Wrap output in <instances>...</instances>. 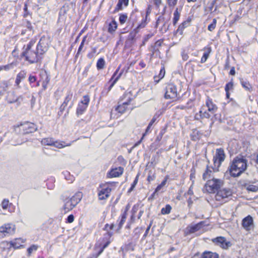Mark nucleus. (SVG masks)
Instances as JSON below:
<instances>
[{
    "mask_svg": "<svg viewBox=\"0 0 258 258\" xmlns=\"http://www.w3.org/2000/svg\"><path fill=\"white\" fill-rule=\"evenodd\" d=\"M247 167V160L243 156H237L233 160L228 170L230 175L235 177L239 176Z\"/></svg>",
    "mask_w": 258,
    "mask_h": 258,
    "instance_id": "nucleus-1",
    "label": "nucleus"
},
{
    "mask_svg": "<svg viewBox=\"0 0 258 258\" xmlns=\"http://www.w3.org/2000/svg\"><path fill=\"white\" fill-rule=\"evenodd\" d=\"M223 184V181L219 179L213 178L209 180L204 186V190L209 193H214L218 191Z\"/></svg>",
    "mask_w": 258,
    "mask_h": 258,
    "instance_id": "nucleus-2",
    "label": "nucleus"
},
{
    "mask_svg": "<svg viewBox=\"0 0 258 258\" xmlns=\"http://www.w3.org/2000/svg\"><path fill=\"white\" fill-rule=\"evenodd\" d=\"M22 55L25 57V60L31 64L37 63L42 58V55L36 50H25L22 52Z\"/></svg>",
    "mask_w": 258,
    "mask_h": 258,
    "instance_id": "nucleus-3",
    "label": "nucleus"
},
{
    "mask_svg": "<svg viewBox=\"0 0 258 258\" xmlns=\"http://www.w3.org/2000/svg\"><path fill=\"white\" fill-rule=\"evenodd\" d=\"M225 157L226 156L223 149L219 148L216 150L215 155L213 158L214 167L213 169L214 171H218V168L222 162L224 161Z\"/></svg>",
    "mask_w": 258,
    "mask_h": 258,
    "instance_id": "nucleus-4",
    "label": "nucleus"
},
{
    "mask_svg": "<svg viewBox=\"0 0 258 258\" xmlns=\"http://www.w3.org/2000/svg\"><path fill=\"white\" fill-rule=\"evenodd\" d=\"M15 230V225L12 223L4 224L0 227V239L13 235Z\"/></svg>",
    "mask_w": 258,
    "mask_h": 258,
    "instance_id": "nucleus-5",
    "label": "nucleus"
},
{
    "mask_svg": "<svg viewBox=\"0 0 258 258\" xmlns=\"http://www.w3.org/2000/svg\"><path fill=\"white\" fill-rule=\"evenodd\" d=\"M212 241L215 245L224 249H228L232 246L231 242L223 236H219L213 238L212 239Z\"/></svg>",
    "mask_w": 258,
    "mask_h": 258,
    "instance_id": "nucleus-6",
    "label": "nucleus"
},
{
    "mask_svg": "<svg viewBox=\"0 0 258 258\" xmlns=\"http://www.w3.org/2000/svg\"><path fill=\"white\" fill-rule=\"evenodd\" d=\"M49 46L48 39L43 36L40 38L36 49L39 54L42 55L48 49Z\"/></svg>",
    "mask_w": 258,
    "mask_h": 258,
    "instance_id": "nucleus-7",
    "label": "nucleus"
},
{
    "mask_svg": "<svg viewBox=\"0 0 258 258\" xmlns=\"http://www.w3.org/2000/svg\"><path fill=\"white\" fill-rule=\"evenodd\" d=\"M177 88L173 84H169L166 87L165 98L166 99H175L177 97Z\"/></svg>",
    "mask_w": 258,
    "mask_h": 258,
    "instance_id": "nucleus-8",
    "label": "nucleus"
},
{
    "mask_svg": "<svg viewBox=\"0 0 258 258\" xmlns=\"http://www.w3.org/2000/svg\"><path fill=\"white\" fill-rule=\"evenodd\" d=\"M232 191L229 188H224L219 189L215 196V199L218 201H221L225 199L232 196Z\"/></svg>",
    "mask_w": 258,
    "mask_h": 258,
    "instance_id": "nucleus-9",
    "label": "nucleus"
},
{
    "mask_svg": "<svg viewBox=\"0 0 258 258\" xmlns=\"http://www.w3.org/2000/svg\"><path fill=\"white\" fill-rule=\"evenodd\" d=\"M131 94L130 93H125L124 96V99L127 98L126 101H125L122 103L121 104H119L116 108L115 110L120 113H123L126 110L127 106L132 101V99L130 97Z\"/></svg>",
    "mask_w": 258,
    "mask_h": 258,
    "instance_id": "nucleus-10",
    "label": "nucleus"
},
{
    "mask_svg": "<svg viewBox=\"0 0 258 258\" xmlns=\"http://www.w3.org/2000/svg\"><path fill=\"white\" fill-rule=\"evenodd\" d=\"M20 129L23 134H27L36 131L37 128L35 124L31 122H26L20 125Z\"/></svg>",
    "mask_w": 258,
    "mask_h": 258,
    "instance_id": "nucleus-11",
    "label": "nucleus"
},
{
    "mask_svg": "<svg viewBox=\"0 0 258 258\" xmlns=\"http://www.w3.org/2000/svg\"><path fill=\"white\" fill-rule=\"evenodd\" d=\"M123 168L118 167L112 169L107 173V178L117 177L121 175L123 172Z\"/></svg>",
    "mask_w": 258,
    "mask_h": 258,
    "instance_id": "nucleus-12",
    "label": "nucleus"
},
{
    "mask_svg": "<svg viewBox=\"0 0 258 258\" xmlns=\"http://www.w3.org/2000/svg\"><path fill=\"white\" fill-rule=\"evenodd\" d=\"M243 227L247 231L250 230L253 227V221L251 216L250 215L245 217L242 222Z\"/></svg>",
    "mask_w": 258,
    "mask_h": 258,
    "instance_id": "nucleus-13",
    "label": "nucleus"
},
{
    "mask_svg": "<svg viewBox=\"0 0 258 258\" xmlns=\"http://www.w3.org/2000/svg\"><path fill=\"white\" fill-rule=\"evenodd\" d=\"M27 72L26 71L22 70L17 75L15 82V86H16L17 88L20 87V84L26 78L27 76Z\"/></svg>",
    "mask_w": 258,
    "mask_h": 258,
    "instance_id": "nucleus-14",
    "label": "nucleus"
},
{
    "mask_svg": "<svg viewBox=\"0 0 258 258\" xmlns=\"http://www.w3.org/2000/svg\"><path fill=\"white\" fill-rule=\"evenodd\" d=\"M120 67H119L115 72L113 74L110 81H112L111 85H110L109 87V89L110 90L111 88L114 85V84L116 83V82L119 80V79L120 78L122 74L123 71H121L118 74V72L119 70Z\"/></svg>",
    "mask_w": 258,
    "mask_h": 258,
    "instance_id": "nucleus-15",
    "label": "nucleus"
},
{
    "mask_svg": "<svg viewBox=\"0 0 258 258\" xmlns=\"http://www.w3.org/2000/svg\"><path fill=\"white\" fill-rule=\"evenodd\" d=\"M111 189L109 187L102 188L98 193V197L100 200H103L109 197Z\"/></svg>",
    "mask_w": 258,
    "mask_h": 258,
    "instance_id": "nucleus-16",
    "label": "nucleus"
},
{
    "mask_svg": "<svg viewBox=\"0 0 258 258\" xmlns=\"http://www.w3.org/2000/svg\"><path fill=\"white\" fill-rule=\"evenodd\" d=\"M206 104L208 108V111L210 112L211 113L214 114L217 110V107L215 104L213 103V102L211 99H207L206 102Z\"/></svg>",
    "mask_w": 258,
    "mask_h": 258,
    "instance_id": "nucleus-17",
    "label": "nucleus"
},
{
    "mask_svg": "<svg viewBox=\"0 0 258 258\" xmlns=\"http://www.w3.org/2000/svg\"><path fill=\"white\" fill-rule=\"evenodd\" d=\"M83 197V194L82 192L78 191L76 192L74 196H73L71 199V201L72 203L75 204V206L76 205L80 203L82 198Z\"/></svg>",
    "mask_w": 258,
    "mask_h": 258,
    "instance_id": "nucleus-18",
    "label": "nucleus"
},
{
    "mask_svg": "<svg viewBox=\"0 0 258 258\" xmlns=\"http://www.w3.org/2000/svg\"><path fill=\"white\" fill-rule=\"evenodd\" d=\"M75 207V204L72 203L70 199H67L64 201L63 208L66 212L72 210Z\"/></svg>",
    "mask_w": 258,
    "mask_h": 258,
    "instance_id": "nucleus-19",
    "label": "nucleus"
},
{
    "mask_svg": "<svg viewBox=\"0 0 258 258\" xmlns=\"http://www.w3.org/2000/svg\"><path fill=\"white\" fill-rule=\"evenodd\" d=\"M203 224V222H201L198 224L188 226V229L189 232L190 233H193L198 231L202 228Z\"/></svg>",
    "mask_w": 258,
    "mask_h": 258,
    "instance_id": "nucleus-20",
    "label": "nucleus"
},
{
    "mask_svg": "<svg viewBox=\"0 0 258 258\" xmlns=\"http://www.w3.org/2000/svg\"><path fill=\"white\" fill-rule=\"evenodd\" d=\"M71 144V143L66 144V143L63 141H58L54 140L52 146H54L58 149H62L66 147L70 146Z\"/></svg>",
    "mask_w": 258,
    "mask_h": 258,
    "instance_id": "nucleus-21",
    "label": "nucleus"
},
{
    "mask_svg": "<svg viewBox=\"0 0 258 258\" xmlns=\"http://www.w3.org/2000/svg\"><path fill=\"white\" fill-rule=\"evenodd\" d=\"M181 9L182 7L179 9V10L178 8H176L173 13L174 17L173 19V24L174 25H175L177 24V22L179 19L180 16L179 11H181Z\"/></svg>",
    "mask_w": 258,
    "mask_h": 258,
    "instance_id": "nucleus-22",
    "label": "nucleus"
},
{
    "mask_svg": "<svg viewBox=\"0 0 258 258\" xmlns=\"http://www.w3.org/2000/svg\"><path fill=\"white\" fill-rule=\"evenodd\" d=\"M204 50H205L206 51L204 53L203 55L201 58V63H204L207 61L210 55V53L211 52V48L210 47L205 48Z\"/></svg>",
    "mask_w": 258,
    "mask_h": 258,
    "instance_id": "nucleus-23",
    "label": "nucleus"
},
{
    "mask_svg": "<svg viewBox=\"0 0 258 258\" xmlns=\"http://www.w3.org/2000/svg\"><path fill=\"white\" fill-rule=\"evenodd\" d=\"M166 10V6H165L163 9V12H162V16L159 17V18H158V19L156 21V26H159L160 24H162L163 25H165V20H164L165 19H164V17L163 16V15L165 13Z\"/></svg>",
    "mask_w": 258,
    "mask_h": 258,
    "instance_id": "nucleus-24",
    "label": "nucleus"
},
{
    "mask_svg": "<svg viewBox=\"0 0 258 258\" xmlns=\"http://www.w3.org/2000/svg\"><path fill=\"white\" fill-rule=\"evenodd\" d=\"M87 106L83 104L79 103L77 109V114L78 115L82 114L86 110Z\"/></svg>",
    "mask_w": 258,
    "mask_h": 258,
    "instance_id": "nucleus-25",
    "label": "nucleus"
},
{
    "mask_svg": "<svg viewBox=\"0 0 258 258\" xmlns=\"http://www.w3.org/2000/svg\"><path fill=\"white\" fill-rule=\"evenodd\" d=\"M165 71L164 68L161 69L160 73L158 76L154 77V81L156 83H158L159 81L162 79L165 76Z\"/></svg>",
    "mask_w": 258,
    "mask_h": 258,
    "instance_id": "nucleus-26",
    "label": "nucleus"
},
{
    "mask_svg": "<svg viewBox=\"0 0 258 258\" xmlns=\"http://www.w3.org/2000/svg\"><path fill=\"white\" fill-rule=\"evenodd\" d=\"M54 139L52 138H44L41 141V143L43 145L52 146Z\"/></svg>",
    "mask_w": 258,
    "mask_h": 258,
    "instance_id": "nucleus-27",
    "label": "nucleus"
},
{
    "mask_svg": "<svg viewBox=\"0 0 258 258\" xmlns=\"http://www.w3.org/2000/svg\"><path fill=\"white\" fill-rule=\"evenodd\" d=\"M25 242V240H23L21 238H17L14 241H11V243H14L19 246L18 247L12 246V247H14V248L16 249L22 246V244L24 243Z\"/></svg>",
    "mask_w": 258,
    "mask_h": 258,
    "instance_id": "nucleus-28",
    "label": "nucleus"
},
{
    "mask_svg": "<svg viewBox=\"0 0 258 258\" xmlns=\"http://www.w3.org/2000/svg\"><path fill=\"white\" fill-rule=\"evenodd\" d=\"M12 246L18 247L19 246L14 243H11V242H8L7 241H3L1 243V247L3 248L6 247L8 248H10L12 247Z\"/></svg>",
    "mask_w": 258,
    "mask_h": 258,
    "instance_id": "nucleus-29",
    "label": "nucleus"
},
{
    "mask_svg": "<svg viewBox=\"0 0 258 258\" xmlns=\"http://www.w3.org/2000/svg\"><path fill=\"white\" fill-rule=\"evenodd\" d=\"M117 26L116 22L114 20L112 21L109 25L108 32L110 33L114 32L117 28Z\"/></svg>",
    "mask_w": 258,
    "mask_h": 258,
    "instance_id": "nucleus-30",
    "label": "nucleus"
},
{
    "mask_svg": "<svg viewBox=\"0 0 258 258\" xmlns=\"http://www.w3.org/2000/svg\"><path fill=\"white\" fill-rule=\"evenodd\" d=\"M105 66V61L103 58H99L96 64V67L98 70L103 69Z\"/></svg>",
    "mask_w": 258,
    "mask_h": 258,
    "instance_id": "nucleus-31",
    "label": "nucleus"
},
{
    "mask_svg": "<svg viewBox=\"0 0 258 258\" xmlns=\"http://www.w3.org/2000/svg\"><path fill=\"white\" fill-rule=\"evenodd\" d=\"M0 67L2 68V70L8 71L13 69L15 67H16V63L13 62L5 66H1Z\"/></svg>",
    "mask_w": 258,
    "mask_h": 258,
    "instance_id": "nucleus-32",
    "label": "nucleus"
},
{
    "mask_svg": "<svg viewBox=\"0 0 258 258\" xmlns=\"http://www.w3.org/2000/svg\"><path fill=\"white\" fill-rule=\"evenodd\" d=\"M171 209L172 208L170 205H166L165 208H163L161 209V213L163 215L169 214L170 213Z\"/></svg>",
    "mask_w": 258,
    "mask_h": 258,
    "instance_id": "nucleus-33",
    "label": "nucleus"
},
{
    "mask_svg": "<svg viewBox=\"0 0 258 258\" xmlns=\"http://www.w3.org/2000/svg\"><path fill=\"white\" fill-rule=\"evenodd\" d=\"M178 0H166V3L169 8L173 9L177 4Z\"/></svg>",
    "mask_w": 258,
    "mask_h": 258,
    "instance_id": "nucleus-34",
    "label": "nucleus"
},
{
    "mask_svg": "<svg viewBox=\"0 0 258 258\" xmlns=\"http://www.w3.org/2000/svg\"><path fill=\"white\" fill-rule=\"evenodd\" d=\"M187 22L186 21L183 22L179 26L177 30V32H179L180 34H182V32L183 29L186 27L187 26Z\"/></svg>",
    "mask_w": 258,
    "mask_h": 258,
    "instance_id": "nucleus-35",
    "label": "nucleus"
},
{
    "mask_svg": "<svg viewBox=\"0 0 258 258\" xmlns=\"http://www.w3.org/2000/svg\"><path fill=\"white\" fill-rule=\"evenodd\" d=\"M246 189L249 191L256 192L258 190V186L253 184H249L246 186Z\"/></svg>",
    "mask_w": 258,
    "mask_h": 258,
    "instance_id": "nucleus-36",
    "label": "nucleus"
},
{
    "mask_svg": "<svg viewBox=\"0 0 258 258\" xmlns=\"http://www.w3.org/2000/svg\"><path fill=\"white\" fill-rule=\"evenodd\" d=\"M72 96H73V94L72 93H69L66 98H65V100L64 101H63V103L62 104V105H64L65 106H67V105L68 104V103L71 101V100L72 99Z\"/></svg>",
    "mask_w": 258,
    "mask_h": 258,
    "instance_id": "nucleus-37",
    "label": "nucleus"
},
{
    "mask_svg": "<svg viewBox=\"0 0 258 258\" xmlns=\"http://www.w3.org/2000/svg\"><path fill=\"white\" fill-rule=\"evenodd\" d=\"M38 249V246L36 245H32L30 247L27 249V252L29 255H30L31 254L35 251H36Z\"/></svg>",
    "mask_w": 258,
    "mask_h": 258,
    "instance_id": "nucleus-38",
    "label": "nucleus"
},
{
    "mask_svg": "<svg viewBox=\"0 0 258 258\" xmlns=\"http://www.w3.org/2000/svg\"><path fill=\"white\" fill-rule=\"evenodd\" d=\"M128 2L129 0H119L117 7L119 9H121L122 5H124V6H127L128 4Z\"/></svg>",
    "mask_w": 258,
    "mask_h": 258,
    "instance_id": "nucleus-39",
    "label": "nucleus"
},
{
    "mask_svg": "<svg viewBox=\"0 0 258 258\" xmlns=\"http://www.w3.org/2000/svg\"><path fill=\"white\" fill-rule=\"evenodd\" d=\"M127 16L126 14H120L119 18V21L121 24H124L127 20Z\"/></svg>",
    "mask_w": 258,
    "mask_h": 258,
    "instance_id": "nucleus-40",
    "label": "nucleus"
},
{
    "mask_svg": "<svg viewBox=\"0 0 258 258\" xmlns=\"http://www.w3.org/2000/svg\"><path fill=\"white\" fill-rule=\"evenodd\" d=\"M216 24H217V20L216 19H214L213 20V22L211 24H210L208 27V30L210 31H213L216 27Z\"/></svg>",
    "mask_w": 258,
    "mask_h": 258,
    "instance_id": "nucleus-41",
    "label": "nucleus"
},
{
    "mask_svg": "<svg viewBox=\"0 0 258 258\" xmlns=\"http://www.w3.org/2000/svg\"><path fill=\"white\" fill-rule=\"evenodd\" d=\"M139 174H138V175L136 176V178H135V180H134V181L133 183H132V184L131 187H130V188L129 189V190H128V191L129 192H131L132 190H133V189H134V188H135V186H136V185H137V183H138V178H139Z\"/></svg>",
    "mask_w": 258,
    "mask_h": 258,
    "instance_id": "nucleus-42",
    "label": "nucleus"
},
{
    "mask_svg": "<svg viewBox=\"0 0 258 258\" xmlns=\"http://www.w3.org/2000/svg\"><path fill=\"white\" fill-rule=\"evenodd\" d=\"M86 38H87V36H85L83 37V38L82 40V42L81 43V44H80V45L79 47V49L78 50L77 54H79L82 51L84 50H83V47L84 45V43L86 40Z\"/></svg>",
    "mask_w": 258,
    "mask_h": 258,
    "instance_id": "nucleus-43",
    "label": "nucleus"
},
{
    "mask_svg": "<svg viewBox=\"0 0 258 258\" xmlns=\"http://www.w3.org/2000/svg\"><path fill=\"white\" fill-rule=\"evenodd\" d=\"M150 51H152V54L151 56H152L154 54H160V51L159 48L157 47H155L154 45L151 46V48L150 49Z\"/></svg>",
    "mask_w": 258,
    "mask_h": 258,
    "instance_id": "nucleus-44",
    "label": "nucleus"
},
{
    "mask_svg": "<svg viewBox=\"0 0 258 258\" xmlns=\"http://www.w3.org/2000/svg\"><path fill=\"white\" fill-rule=\"evenodd\" d=\"M109 243H110V241H108L102 246V247L101 248V249L98 252L96 257H98L99 255H100L101 254V253L103 251L104 249L108 246V245L109 244Z\"/></svg>",
    "mask_w": 258,
    "mask_h": 258,
    "instance_id": "nucleus-45",
    "label": "nucleus"
},
{
    "mask_svg": "<svg viewBox=\"0 0 258 258\" xmlns=\"http://www.w3.org/2000/svg\"><path fill=\"white\" fill-rule=\"evenodd\" d=\"M155 173H152L151 171H150L148 173V175L147 177V180L149 182L154 180L155 179Z\"/></svg>",
    "mask_w": 258,
    "mask_h": 258,
    "instance_id": "nucleus-46",
    "label": "nucleus"
},
{
    "mask_svg": "<svg viewBox=\"0 0 258 258\" xmlns=\"http://www.w3.org/2000/svg\"><path fill=\"white\" fill-rule=\"evenodd\" d=\"M9 204V201L7 199H4L2 203V207L3 209L6 210L8 209Z\"/></svg>",
    "mask_w": 258,
    "mask_h": 258,
    "instance_id": "nucleus-47",
    "label": "nucleus"
},
{
    "mask_svg": "<svg viewBox=\"0 0 258 258\" xmlns=\"http://www.w3.org/2000/svg\"><path fill=\"white\" fill-rule=\"evenodd\" d=\"M90 101V99L89 96L87 95L84 96L83 97V100L81 101L80 103L83 104L84 105H86L88 106L89 102Z\"/></svg>",
    "mask_w": 258,
    "mask_h": 258,
    "instance_id": "nucleus-48",
    "label": "nucleus"
},
{
    "mask_svg": "<svg viewBox=\"0 0 258 258\" xmlns=\"http://www.w3.org/2000/svg\"><path fill=\"white\" fill-rule=\"evenodd\" d=\"M233 87V84L232 82H229L226 85L225 90V91H229L230 90L232 89Z\"/></svg>",
    "mask_w": 258,
    "mask_h": 258,
    "instance_id": "nucleus-49",
    "label": "nucleus"
},
{
    "mask_svg": "<svg viewBox=\"0 0 258 258\" xmlns=\"http://www.w3.org/2000/svg\"><path fill=\"white\" fill-rule=\"evenodd\" d=\"M242 86L246 89L247 90H249L250 88V85L249 83L245 82V81H241V82Z\"/></svg>",
    "mask_w": 258,
    "mask_h": 258,
    "instance_id": "nucleus-50",
    "label": "nucleus"
},
{
    "mask_svg": "<svg viewBox=\"0 0 258 258\" xmlns=\"http://www.w3.org/2000/svg\"><path fill=\"white\" fill-rule=\"evenodd\" d=\"M36 77L32 75H30L28 78V81L30 84L33 83L36 81Z\"/></svg>",
    "mask_w": 258,
    "mask_h": 258,
    "instance_id": "nucleus-51",
    "label": "nucleus"
},
{
    "mask_svg": "<svg viewBox=\"0 0 258 258\" xmlns=\"http://www.w3.org/2000/svg\"><path fill=\"white\" fill-rule=\"evenodd\" d=\"M211 172H212L211 170H210V169L207 168L206 172L205 173H204V174L203 175V179L205 180L207 179L209 177V176H210V173H211Z\"/></svg>",
    "mask_w": 258,
    "mask_h": 258,
    "instance_id": "nucleus-52",
    "label": "nucleus"
},
{
    "mask_svg": "<svg viewBox=\"0 0 258 258\" xmlns=\"http://www.w3.org/2000/svg\"><path fill=\"white\" fill-rule=\"evenodd\" d=\"M7 86L0 85V96L4 94L5 92L7 90Z\"/></svg>",
    "mask_w": 258,
    "mask_h": 258,
    "instance_id": "nucleus-53",
    "label": "nucleus"
},
{
    "mask_svg": "<svg viewBox=\"0 0 258 258\" xmlns=\"http://www.w3.org/2000/svg\"><path fill=\"white\" fill-rule=\"evenodd\" d=\"M154 5L157 8H159L162 3V0H152Z\"/></svg>",
    "mask_w": 258,
    "mask_h": 258,
    "instance_id": "nucleus-54",
    "label": "nucleus"
},
{
    "mask_svg": "<svg viewBox=\"0 0 258 258\" xmlns=\"http://www.w3.org/2000/svg\"><path fill=\"white\" fill-rule=\"evenodd\" d=\"M202 110H200L199 113H196L195 115V119L199 120L203 119V117H202Z\"/></svg>",
    "mask_w": 258,
    "mask_h": 258,
    "instance_id": "nucleus-55",
    "label": "nucleus"
},
{
    "mask_svg": "<svg viewBox=\"0 0 258 258\" xmlns=\"http://www.w3.org/2000/svg\"><path fill=\"white\" fill-rule=\"evenodd\" d=\"M151 126H149V124H148L146 130V132L143 135V136H142V138H141V139L140 140V141H139L138 143L136 144L137 145L140 144L141 142H142V140H143V138L145 136V135L149 132L150 128H151Z\"/></svg>",
    "mask_w": 258,
    "mask_h": 258,
    "instance_id": "nucleus-56",
    "label": "nucleus"
},
{
    "mask_svg": "<svg viewBox=\"0 0 258 258\" xmlns=\"http://www.w3.org/2000/svg\"><path fill=\"white\" fill-rule=\"evenodd\" d=\"M181 56H182V58L184 61L187 60L188 58V54L184 50L182 52Z\"/></svg>",
    "mask_w": 258,
    "mask_h": 258,
    "instance_id": "nucleus-57",
    "label": "nucleus"
},
{
    "mask_svg": "<svg viewBox=\"0 0 258 258\" xmlns=\"http://www.w3.org/2000/svg\"><path fill=\"white\" fill-rule=\"evenodd\" d=\"M202 117L203 118H209L211 117V114L206 111H202Z\"/></svg>",
    "mask_w": 258,
    "mask_h": 258,
    "instance_id": "nucleus-58",
    "label": "nucleus"
},
{
    "mask_svg": "<svg viewBox=\"0 0 258 258\" xmlns=\"http://www.w3.org/2000/svg\"><path fill=\"white\" fill-rule=\"evenodd\" d=\"M35 41H31L29 42V43L27 45V47L25 50H31L32 46L34 44Z\"/></svg>",
    "mask_w": 258,
    "mask_h": 258,
    "instance_id": "nucleus-59",
    "label": "nucleus"
},
{
    "mask_svg": "<svg viewBox=\"0 0 258 258\" xmlns=\"http://www.w3.org/2000/svg\"><path fill=\"white\" fill-rule=\"evenodd\" d=\"M67 222L69 223H72L74 220V216L73 215H70L67 218Z\"/></svg>",
    "mask_w": 258,
    "mask_h": 258,
    "instance_id": "nucleus-60",
    "label": "nucleus"
},
{
    "mask_svg": "<svg viewBox=\"0 0 258 258\" xmlns=\"http://www.w3.org/2000/svg\"><path fill=\"white\" fill-rule=\"evenodd\" d=\"M162 43L163 41L162 40H159L155 43L154 46H155V47L159 48V47L161 46Z\"/></svg>",
    "mask_w": 258,
    "mask_h": 258,
    "instance_id": "nucleus-61",
    "label": "nucleus"
},
{
    "mask_svg": "<svg viewBox=\"0 0 258 258\" xmlns=\"http://www.w3.org/2000/svg\"><path fill=\"white\" fill-rule=\"evenodd\" d=\"M163 187L160 185H158L157 186V187L156 188L154 192H153L152 196H154L155 195L157 192H159L161 189V188H162Z\"/></svg>",
    "mask_w": 258,
    "mask_h": 258,
    "instance_id": "nucleus-62",
    "label": "nucleus"
},
{
    "mask_svg": "<svg viewBox=\"0 0 258 258\" xmlns=\"http://www.w3.org/2000/svg\"><path fill=\"white\" fill-rule=\"evenodd\" d=\"M157 117L154 115L151 120L150 121V123H149V126H152L153 124L156 121L157 119Z\"/></svg>",
    "mask_w": 258,
    "mask_h": 258,
    "instance_id": "nucleus-63",
    "label": "nucleus"
},
{
    "mask_svg": "<svg viewBox=\"0 0 258 258\" xmlns=\"http://www.w3.org/2000/svg\"><path fill=\"white\" fill-rule=\"evenodd\" d=\"M146 26V22L145 20H144L140 24L138 25L137 28H144Z\"/></svg>",
    "mask_w": 258,
    "mask_h": 258,
    "instance_id": "nucleus-64",
    "label": "nucleus"
}]
</instances>
